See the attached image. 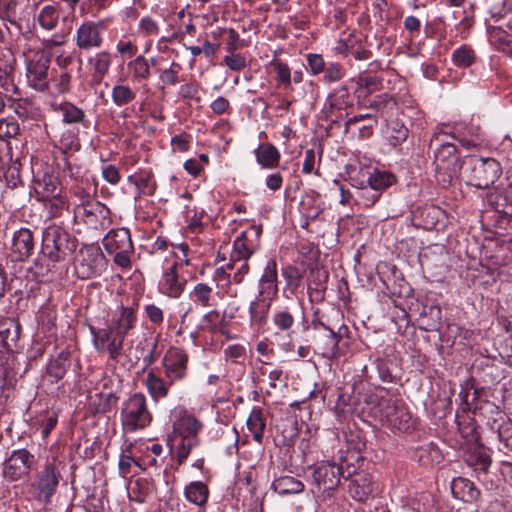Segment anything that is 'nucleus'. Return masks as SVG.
<instances>
[{"label":"nucleus","instance_id":"f257e3e1","mask_svg":"<svg viewBox=\"0 0 512 512\" xmlns=\"http://www.w3.org/2000/svg\"><path fill=\"white\" fill-rule=\"evenodd\" d=\"M78 247L77 238L62 226L51 224L44 228L39 256L30 270L43 277L53 269L68 265Z\"/></svg>","mask_w":512,"mask_h":512},{"label":"nucleus","instance_id":"f03ea898","mask_svg":"<svg viewBox=\"0 0 512 512\" xmlns=\"http://www.w3.org/2000/svg\"><path fill=\"white\" fill-rule=\"evenodd\" d=\"M311 327L316 332V350L323 358L333 360L345 354L351 332L344 323V315L339 309H331L327 314L315 313Z\"/></svg>","mask_w":512,"mask_h":512},{"label":"nucleus","instance_id":"7ed1b4c3","mask_svg":"<svg viewBox=\"0 0 512 512\" xmlns=\"http://www.w3.org/2000/svg\"><path fill=\"white\" fill-rule=\"evenodd\" d=\"M308 483L320 512H334L335 496L343 475L342 467L335 462L320 461L307 467Z\"/></svg>","mask_w":512,"mask_h":512},{"label":"nucleus","instance_id":"20e7f679","mask_svg":"<svg viewBox=\"0 0 512 512\" xmlns=\"http://www.w3.org/2000/svg\"><path fill=\"white\" fill-rule=\"evenodd\" d=\"M120 421L123 430L128 433L143 430L151 425L153 414L143 393L135 392L122 402Z\"/></svg>","mask_w":512,"mask_h":512},{"label":"nucleus","instance_id":"39448f33","mask_svg":"<svg viewBox=\"0 0 512 512\" xmlns=\"http://www.w3.org/2000/svg\"><path fill=\"white\" fill-rule=\"evenodd\" d=\"M434 151L435 178L444 188L452 185L462 168L459 152L452 142L442 140Z\"/></svg>","mask_w":512,"mask_h":512},{"label":"nucleus","instance_id":"423d86ee","mask_svg":"<svg viewBox=\"0 0 512 512\" xmlns=\"http://www.w3.org/2000/svg\"><path fill=\"white\" fill-rule=\"evenodd\" d=\"M37 463L35 454L27 448H17L7 453L0 466V475L8 483L25 481L30 478Z\"/></svg>","mask_w":512,"mask_h":512},{"label":"nucleus","instance_id":"0eeeda50","mask_svg":"<svg viewBox=\"0 0 512 512\" xmlns=\"http://www.w3.org/2000/svg\"><path fill=\"white\" fill-rule=\"evenodd\" d=\"M76 276L81 280L98 277L106 269L107 260L97 244H85L73 255Z\"/></svg>","mask_w":512,"mask_h":512},{"label":"nucleus","instance_id":"6e6552de","mask_svg":"<svg viewBox=\"0 0 512 512\" xmlns=\"http://www.w3.org/2000/svg\"><path fill=\"white\" fill-rule=\"evenodd\" d=\"M102 243L107 253L113 256V261L117 266L122 269L131 268L134 245L128 228L120 227L110 230L103 238Z\"/></svg>","mask_w":512,"mask_h":512},{"label":"nucleus","instance_id":"1a4fd4ad","mask_svg":"<svg viewBox=\"0 0 512 512\" xmlns=\"http://www.w3.org/2000/svg\"><path fill=\"white\" fill-rule=\"evenodd\" d=\"M468 164L469 184L479 189L489 188L502 174L501 164L494 158L472 156Z\"/></svg>","mask_w":512,"mask_h":512},{"label":"nucleus","instance_id":"9d476101","mask_svg":"<svg viewBox=\"0 0 512 512\" xmlns=\"http://www.w3.org/2000/svg\"><path fill=\"white\" fill-rule=\"evenodd\" d=\"M61 480V471L55 461L46 462L37 472L34 481L31 483L36 499L45 504L50 503Z\"/></svg>","mask_w":512,"mask_h":512},{"label":"nucleus","instance_id":"9b49d317","mask_svg":"<svg viewBox=\"0 0 512 512\" xmlns=\"http://www.w3.org/2000/svg\"><path fill=\"white\" fill-rule=\"evenodd\" d=\"M380 415L383 425L393 431L408 432L414 427L412 414L397 400H384L380 403Z\"/></svg>","mask_w":512,"mask_h":512},{"label":"nucleus","instance_id":"f8f14e48","mask_svg":"<svg viewBox=\"0 0 512 512\" xmlns=\"http://www.w3.org/2000/svg\"><path fill=\"white\" fill-rule=\"evenodd\" d=\"M50 58L43 52L34 53L26 62V77L29 86L36 91L46 92L52 79Z\"/></svg>","mask_w":512,"mask_h":512},{"label":"nucleus","instance_id":"ddd939ff","mask_svg":"<svg viewBox=\"0 0 512 512\" xmlns=\"http://www.w3.org/2000/svg\"><path fill=\"white\" fill-rule=\"evenodd\" d=\"M89 330L97 353L100 355L107 354L109 360L118 361L122 354L124 340L116 335L115 331L110 326L104 328L90 326Z\"/></svg>","mask_w":512,"mask_h":512},{"label":"nucleus","instance_id":"4468645a","mask_svg":"<svg viewBox=\"0 0 512 512\" xmlns=\"http://www.w3.org/2000/svg\"><path fill=\"white\" fill-rule=\"evenodd\" d=\"M483 388H475L473 392V401L475 405L473 407V413L479 415L486 426L496 432L499 430L510 418L507 416L505 411L494 402L482 399L481 391Z\"/></svg>","mask_w":512,"mask_h":512},{"label":"nucleus","instance_id":"2eb2a0df","mask_svg":"<svg viewBox=\"0 0 512 512\" xmlns=\"http://www.w3.org/2000/svg\"><path fill=\"white\" fill-rule=\"evenodd\" d=\"M110 209L99 201L79 203L74 208V218L92 229H105L110 224Z\"/></svg>","mask_w":512,"mask_h":512},{"label":"nucleus","instance_id":"dca6fc26","mask_svg":"<svg viewBox=\"0 0 512 512\" xmlns=\"http://www.w3.org/2000/svg\"><path fill=\"white\" fill-rule=\"evenodd\" d=\"M354 106V97L350 93L347 85H341L334 88L325 100L322 113L331 124H337L342 118V111Z\"/></svg>","mask_w":512,"mask_h":512},{"label":"nucleus","instance_id":"f3484780","mask_svg":"<svg viewBox=\"0 0 512 512\" xmlns=\"http://www.w3.org/2000/svg\"><path fill=\"white\" fill-rule=\"evenodd\" d=\"M188 363L189 355L183 348H169L162 359L165 379L174 383L185 380L188 376Z\"/></svg>","mask_w":512,"mask_h":512},{"label":"nucleus","instance_id":"a211bd4d","mask_svg":"<svg viewBox=\"0 0 512 512\" xmlns=\"http://www.w3.org/2000/svg\"><path fill=\"white\" fill-rule=\"evenodd\" d=\"M21 324L15 318H3L0 320V358L14 359V353L19 348Z\"/></svg>","mask_w":512,"mask_h":512},{"label":"nucleus","instance_id":"6ab92c4d","mask_svg":"<svg viewBox=\"0 0 512 512\" xmlns=\"http://www.w3.org/2000/svg\"><path fill=\"white\" fill-rule=\"evenodd\" d=\"M411 221L413 226L424 230H439L447 222L446 212L439 206L425 204L417 206L412 211Z\"/></svg>","mask_w":512,"mask_h":512},{"label":"nucleus","instance_id":"aec40b11","mask_svg":"<svg viewBox=\"0 0 512 512\" xmlns=\"http://www.w3.org/2000/svg\"><path fill=\"white\" fill-rule=\"evenodd\" d=\"M303 317L304 311L300 303L280 306L272 314V324L277 334H284L290 337L295 333L298 319Z\"/></svg>","mask_w":512,"mask_h":512},{"label":"nucleus","instance_id":"412c9836","mask_svg":"<svg viewBox=\"0 0 512 512\" xmlns=\"http://www.w3.org/2000/svg\"><path fill=\"white\" fill-rule=\"evenodd\" d=\"M261 225H252L243 231L233 243V257L248 260L260 247Z\"/></svg>","mask_w":512,"mask_h":512},{"label":"nucleus","instance_id":"4be33fe9","mask_svg":"<svg viewBox=\"0 0 512 512\" xmlns=\"http://www.w3.org/2000/svg\"><path fill=\"white\" fill-rule=\"evenodd\" d=\"M103 30L104 26L100 22L87 21L82 23L75 35L77 48L85 51L99 49L104 41Z\"/></svg>","mask_w":512,"mask_h":512},{"label":"nucleus","instance_id":"5701e85b","mask_svg":"<svg viewBox=\"0 0 512 512\" xmlns=\"http://www.w3.org/2000/svg\"><path fill=\"white\" fill-rule=\"evenodd\" d=\"M35 239L33 232L29 228H20L12 235L11 254L15 261H27L34 252Z\"/></svg>","mask_w":512,"mask_h":512},{"label":"nucleus","instance_id":"b1692460","mask_svg":"<svg viewBox=\"0 0 512 512\" xmlns=\"http://www.w3.org/2000/svg\"><path fill=\"white\" fill-rule=\"evenodd\" d=\"M278 292L277 262L275 259H269L259 279L256 296L274 301Z\"/></svg>","mask_w":512,"mask_h":512},{"label":"nucleus","instance_id":"393cba45","mask_svg":"<svg viewBox=\"0 0 512 512\" xmlns=\"http://www.w3.org/2000/svg\"><path fill=\"white\" fill-rule=\"evenodd\" d=\"M464 124L458 123L454 125L440 124L435 128V131L430 140V146L434 143L439 144L442 140H446V137H450L452 140H456L467 149H471L475 145L473 139H468L463 132Z\"/></svg>","mask_w":512,"mask_h":512},{"label":"nucleus","instance_id":"a878e982","mask_svg":"<svg viewBox=\"0 0 512 512\" xmlns=\"http://www.w3.org/2000/svg\"><path fill=\"white\" fill-rule=\"evenodd\" d=\"M464 462L476 473L477 478L481 480V477L488 473L492 459L483 445H475L465 452Z\"/></svg>","mask_w":512,"mask_h":512},{"label":"nucleus","instance_id":"bb28decb","mask_svg":"<svg viewBox=\"0 0 512 512\" xmlns=\"http://www.w3.org/2000/svg\"><path fill=\"white\" fill-rule=\"evenodd\" d=\"M180 263H174L168 268L164 274L161 285V291L163 294L170 298H179L184 292L186 286V279L179 276L178 269Z\"/></svg>","mask_w":512,"mask_h":512},{"label":"nucleus","instance_id":"cd10ccee","mask_svg":"<svg viewBox=\"0 0 512 512\" xmlns=\"http://www.w3.org/2000/svg\"><path fill=\"white\" fill-rule=\"evenodd\" d=\"M71 366V353L68 350L60 351L51 358L46 366L45 378L54 384L62 380Z\"/></svg>","mask_w":512,"mask_h":512},{"label":"nucleus","instance_id":"c85d7f7f","mask_svg":"<svg viewBox=\"0 0 512 512\" xmlns=\"http://www.w3.org/2000/svg\"><path fill=\"white\" fill-rule=\"evenodd\" d=\"M127 181L136 187L135 198L152 196L157 189V183L151 170L140 169L129 175Z\"/></svg>","mask_w":512,"mask_h":512},{"label":"nucleus","instance_id":"c756f323","mask_svg":"<svg viewBox=\"0 0 512 512\" xmlns=\"http://www.w3.org/2000/svg\"><path fill=\"white\" fill-rule=\"evenodd\" d=\"M450 490L452 496L464 503H474L480 497V490L475 484L464 477H456L451 481Z\"/></svg>","mask_w":512,"mask_h":512},{"label":"nucleus","instance_id":"7c9ffc66","mask_svg":"<svg viewBox=\"0 0 512 512\" xmlns=\"http://www.w3.org/2000/svg\"><path fill=\"white\" fill-rule=\"evenodd\" d=\"M87 63L91 71L92 80L99 84L109 73L112 55L110 52L103 50L90 56Z\"/></svg>","mask_w":512,"mask_h":512},{"label":"nucleus","instance_id":"2f4dec72","mask_svg":"<svg viewBox=\"0 0 512 512\" xmlns=\"http://www.w3.org/2000/svg\"><path fill=\"white\" fill-rule=\"evenodd\" d=\"M34 189L38 198H45L47 196L58 195L63 193V187L59 177L51 173H43L34 178Z\"/></svg>","mask_w":512,"mask_h":512},{"label":"nucleus","instance_id":"473e14b6","mask_svg":"<svg viewBox=\"0 0 512 512\" xmlns=\"http://www.w3.org/2000/svg\"><path fill=\"white\" fill-rule=\"evenodd\" d=\"M373 492L371 475L361 471L356 473L349 484V493L351 497L358 501H366Z\"/></svg>","mask_w":512,"mask_h":512},{"label":"nucleus","instance_id":"72a5a7b5","mask_svg":"<svg viewBox=\"0 0 512 512\" xmlns=\"http://www.w3.org/2000/svg\"><path fill=\"white\" fill-rule=\"evenodd\" d=\"M273 301L255 296L248 307L251 326L263 328L268 321L269 312Z\"/></svg>","mask_w":512,"mask_h":512},{"label":"nucleus","instance_id":"f704fd0d","mask_svg":"<svg viewBox=\"0 0 512 512\" xmlns=\"http://www.w3.org/2000/svg\"><path fill=\"white\" fill-rule=\"evenodd\" d=\"M256 162L263 169L273 170L279 167L281 154L272 143H261L254 150Z\"/></svg>","mask_w":512,"mask_h":512},{"label":"nucleus","instance_id":"c9c22d12","mask_svg":"<svg viewBox=\"0 0 512 512\" xmlns=\"http://www.w3.org/2000/svg\"><path fill=\"white\" fill-rule=\"evenodd\" d=\"M137 315L136 310L132 307H120L118 317H114L109 325L123 340L128 335L129 331L136 325Z\"/></svg>","mask_w":512,"mask_h":512},{"label":"nucleus","instance_id":"e433bc0d","mask_svg":"<svg viewBox=\"0 0 512 512\" xmlns=\"http://www.w3.org/2000/svg\"><path fill=\"white\" fill-rule=\"evenodd\" d=\"M168 379H164L154 372H149L145 378V387L154 402H159L169 395L170 387L174 385Z\"/></svg>","mask_w":512,"mask_h":512},{"label":"nucleus","instance_id":"4c0bfd02","mask_svg":"<svg viewBox=\"0 0 512 512\" xmlns=\"http://www.w3.org/2000/svg\"><path fill=\"white\" fill-rule=\"evenodd\" d=\"M137 97L136 91L126 83H116L111 89V99L113 104L118 108H123L122 116L126 118L129 105H131Z\"/></svg>","mask_w":512,"mask_h":512},{"label":"nucleus","instance_id":"58836bf2","mask_svg":"<svg viewBox=\"0 0 512 512\" xmlns=\"http://www.w3.org/2000/svg\"><path fill=\"white\" fill-rule=\"evenodd\" d=\"M442 323V311L439 305L425 304L418 319L419 329L423 331H439Z\"/></svg>","mask_w":512,"mask_h":512},{"label":"nucleus","instance_id":"ea45409f","mask_svg":"<svg viewBox=\"0 0 512 512\" xmlns=\"http://www.w3.org/2000/svg\"><path fill=\"white\" fill-rule=\"evenodd\" d=\"M458 431L467 443L478 445L480 442L479 426L475 418L468 414H456Z\"/></svg>","mask_w":512,"mask_h":512},{"label":"nucleus","instance_id":"a19ab883","mask_svg":"<svg viewBox=\"0 0 512 512\" xmlns=\"http://www.w3.org/2000/svg\"><path fill=\"white\" fill-rule=\"evenodd\" d=\"M19 131V124L15 118L7 117L0 120V162L9 155V142L6 140L17 136Z\"/></svg>","mask_w":512,"mask_h":512},{"label":"nucleus","instance_id":"79ce46f5","mask_svg":"<svg viewBox=\"0 0 512 512\" xmlns=\"http://www.w3.org/2000/svg\"><path fill=\"white\" fill-rule=\"evenodd\" d=\"M485 203L494 211L504 216H512V199L502 190H494L486 193Z\"/></svg>","mask_w":512,"mask_h":512},{"label":"nucleus","instance_id":"37998d69","mask_svg":"<svg viewBox=\"0 0 512 512\" xmlns=\"http://www.w3.org/2000/svg\"><path fill=\"white\" fill-rule=\"evenodd\" d=\"M412 458L420 465L430 466L441 461L442 453L434 442H426L414 449Z\"/></svg>","mask_w":512,"mask_h":512},{"label":"nucleus","instance_id":"c03bdc74","mask_svg":"<svg viewBox=\"0 0 512 512\" xmlns=\"http://www.w3.org/2000/svg\"><path fill=\"white\" fill-rule=\"evenodd\" d=\"M189 299L196 306L202 308H209L216 304L213 287L203 282H198L192 287Z\"/></svg>","mask_w":512,"mask_h":512},{"label":"nucleus","instance_id":"a18cd8bd","mask_svg":"<svg viewBox=\"0 0 512 512\" xmlns=\"http://www.w3.org/2000/svg\"><path fill=\"white\" fill-rule=\"evenodd\" d=\"M209 495V488L207 484L202 481H192L184 488L185 499L188 502L203 508V512L208 502Z\"/></svg>","mask_w":512,"mask_h":512},{"label":"nucleus","instance_id":"49530a36","mask_svg":"<svg viewBox=\"0 0 512 512\" xmlns=\"http://www.w3.org/2000/svg\"><path fill=\"white\" fill-rule=\"evenodd\" d=\"M225 313L221 314L218 310H210L202 317L201 329L212 334L224 335L227 332V324Z\"/></svg>","mask_w":512,"mask_h":512},{"label":"nucleus","instance_id":"de8ad7c7","mask_svg":"<svg viewBox=\"0 0 512 512\" xmlns=\"http://www.w3.org/2000/svg\"><path fill=\"white\" fill-rule=\"evenodd\" d=\"M248 430L252 433L253 440L261 444L266 428V419L261 407L255 406L246 421Z\"/></svg>","mask_w":512,"mask_h":512},{"label":"nucleus","instance_id":"09e8293b","mask_svg":"<svg viewBox=\"0 0 512 512\" xmlns=\"http://www.w3.org/2000/svg\"><path fill=\"white\" fill-rule=\"evenodd\" d=\"M396 180L393 173L375 169L372 173H369L366 182L375 192H379V197H381L385 190L396 183Z\"/></svg>","mask_w":512,"mask_h":512},{"label":"nucleus","instance_id":"8fccbe9b","mask_svg":"<svg viewBox=\"0 0 512 512\" xmlns=\"http://www.w3.org/2000/svg\"><path fill=\"white\" fill-rule=\"evenodd\" d=\"M43 203L49 218H57L63 214V211L68 210L69 200L65 193L58 195L47 196L45 198H38Z\"/></svg>","mask_w":512,"mask_h":512},{"label":"nucleus","instance_id":"3c124183","mask_svg":"<svg viewBox=\"0 0 512 512\" xmlns=\"http://www.w3.org/2000/svg\"><path fill=\"white\" fill-rule=\"evenodd\" d=\"M271 487L279 495H290L303 492L305 485L292 476H281L272 482Z\"/></svg>","mask_w":512,"mask_h":512},{"label":"nucleus","instance_id":"603ef678","mask_svg":"<svg viewBox=\"0 0 512 512\" xmlns=\"http://www.w3.org/2000/svg\"><path fill=\"white\" fill-rule=\"evenodd\" d=\"M80 148L79 129L73 127L61 133L58 149L63 156H71L72 153L79 151Z\"/></svg>","mask_w":512,"mask_h":512},{"label":"nucleus","instance_id":"864d4df0","mask_svg":"<svg viewBox=\"0 0 512 512\" xmlns=\"http://www.w3.org/2000/svg\"><path fill=\"white\" fill-rule=\"evenodd\" d=\"M55 111L61 114L62 121L68 125L82 124L86 118L85 112L71 102L59 104Z\"/></svg>","mask_w":512,"mask_h":512},{"label":"nucleus","instance_id":"5fc2aeb1","mask_svg":"<svg viewBox=\"0 0 512 512\" xmlns=\"http://www.w3.org/2000/svg\"><path fill=\"white\" fill-rule=\"evenodd\" d=\"M405 117V113H402L401 117L394 119L390 123L388 139L389 143L394 147L401 145L409 136L410 130L404 121Z\"/></svg>","mask_w":512,"mask_h":512},{"label":"nucleus","instance_id":"6e6d98bb","mask_svg":"<svg viewBox=\"0 0 512 512\" xmlns=\"http://www.w3.org/2000/svg\"><path fill=\"white\" fill-rule=\"evenodd\" d=\"M202 423L193 414H184L178 421L176 433L183 437L198 438Z\"/></svg>","mask_w":512,"mask_h":512},{"label":"nucleus","instance_id":"4d7b16f0","mask_svg":"<svg viewBox=\"0 0 512 512\" xmlns=\"http://www.w3.org/2000/svg\"><path fill=\"white\" fill-rule=\"evenodd\" d=\"M282 277L285 280L284 291L291 295H296L303 280V274L299 268L293 265H287L282 269Z\"/></svg>","mask_w":512,"mask_h":512},{"label":"nucleus","instance_id":"13d9d810","mask_svg":"<svg viewBox=\"0 0 512 512\" xmlns=\"http://www.w3.org/2000/svg\"><path fill=\"white\" fill-rule=\"evenodd\" d=\"M270 67L273 68L276 73V85L284 90L291 89L292 75L289 66L279 59H272Z\"/></svg>","mask_w":512,"mask_h":512},{"label":"nucleus","instance_id":"bf43d9fd","mask_svg":"<svg viewBox=\"0 0 512 512\" xmlns=\"http://www.w3.org/2000/svg\"><path fill=\"white\" fill-rule=\"evenodd\" d=\"M379 198V192H375L367 182H361L354 194L355 203L364 208L373 207Z\"/></svg>","mask_w":512,"mask_h":512},{"label":"nucleus","instance_id":"052dcab7","mask_svg":"<svg viewBox=\"0 0 512 512\" xmlns=\"http://www.w3.org/2000/svg\"><path fill=\"white\" fill-rule=\"evenodd\" d=\"M128 69L131 71L133 79L138 82L146 81L151 76L149 61L143 55L131 60L128 63Z\"/></svg>","mask_w":512,"mask_h":512},{"label":"nucleus","instance_id":"680f3d73","mask_svg":"<svg viewBox=\"0 0 512 512\" xmlns=\"http://www.w3.org/2000/svg\"><path fill=\"white\" fill-rule=\"evenodd\" d=\"M451 59L455 66L468 68L475 63L476 54L470 46L464 44L453 51Z\"/></svg>","mask_w":512,"mask_h":512},{"label":"nucleus","instance_id":"e2e57ef3","mask_svg":"<svg viewBox=\"0 0 512 512\" xmlns=\"http://www.w3.org/2000/svg\"><path fill=\"white\" fill-rule=\"evenodd\" d=\"M70 193L77 197L80 203H89L92 199V184L89 176L80 181L71 183L69 186Z\"/></svg>","mask_w":512,"mask_h":512},{"label":"nucleus","instance_id":"0e129e2a","mask_svg":"<svg viewBox=\"0 0 512 512\" xmlns=\"http://www.w3.org/2000/svg\"><path fill=\"white\" fill-rule=\"evenodd\" d=\"M64 177H68L72 183L80 181L88 176L87 171L81 165L73 163L70 156L63 157V164H58Z\"/></svg>","mask_w":512,"mask_h":512},{"label":"nucleus","instance_id":"69168bd1","mask_svg":"<svg viewBox=\"0 0 512 512\" xmlns=\"http://www.w3.org/2000/svg\"><path fill=\"white\" fill-rule=\"evenodd\" d=\"M375 369L380 380L387 383L395 382L397 379L394 373L396 366L388 358H377L374 361Z\"/></svg>","mask_w":512,"mask_h":512},{"label":"nucleus","instance_id":"338daca9","mask_svg":"<svg viewBox=\"0 0 512 512\" xmlns=\"http://www.w3.org/2000/svg\"><path fill=\"white\" fill-rule=\"evenodd\" d=\"M59 16L60 12L58 6L46 5L41 9L38 15V22L44 29L52 30L57 26Z\"/></svg>","mask_w":512,"mask_h":512},{"label":"nucleus","instance_id":"774afa93","mask_svg":"<svg viewBox=\"0 0 512 512\" xmlns=\"http://www.w3.org/2000/svg\"><path fill=\"white\" fill-rule=\"evenodd\" d=\"M157 345V341L149 342L146 338L143 339L136 347L135 359L140 360L142 358L145 366L152 365L156 360L155 350Z\"/></svg>","mask_w":512,"mask_h":512}]
</instances>
